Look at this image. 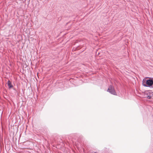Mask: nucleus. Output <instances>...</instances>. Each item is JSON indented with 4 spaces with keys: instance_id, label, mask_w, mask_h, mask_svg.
<instances>
[{
    "instance_id": "obj_1",
    "label": "nucleus",
    "mask_w": 153,
    "mask_h": 153,
    "mask_svg": "<svg viewBox=\"0 0 153 153\" xmlns=\"http://www.w3.org/2000/svg\"><path fill=\"white\" fill-rule=\"evenodd\" d=\"M153 84V80L152 79H149L146 80L143 79L142 81V84L145 87H152Z\"/></svg>"
},
{
    "instance_id": "obj_2",
    "label": "nucleus",
    "mask_w": 153,
    "mask_h": 153,
    "mask_svg": "<svg viewBox=\"0 0 153 153\" xmlns=\"http://www.w3.org/2000/svg\"><path fill=\"white\" fill-rule=\"evenodd\" d=\"M107 91H109L111 94L116 95V93L114 90V87L111 85L110 86L107 90Z\"/></svg>"
},
{
    "instance_id": "obj_3",
    "label": "nucleus",
    "mask_w": 153,
    "mask_h": 153,
    "mask_svg": "<svg viewBox=\"0 0 153 153\" xmlns=\"http://www.w3.org/2000/svg\"><path fill=\"white\" fill-rule=\"evenodd\" d=\"M7 83L9 88H11L13 87V85L11 84V82L9 80L8 81Z\"/></svg>"
},
{
    "instance_id": "obj_4",
    "label": "nucleus",
    "mask_w": 153,
    "mask_h": 153,
    "mask_svg": "<svg viewBox=\"0 0 153 153\" xmlns=\"http://www.w3.org/2000/svg\"><path fill=\"white\" fill-rule=\"evenodd\" d=\"M149 95H148L147 97V98L148 99H150L151 98V97H152L151 94H153V93L152 92L151 93H149Z\"/></svg>"
},
{
    "instance_id": "obj_5",
    "label": "nucleus",
    "mask_w": 153,
    "mask_h": 153,
    "mask_svg": "<svg viewBox=\"0 0 153 153\" xmlns=\"http://www.w3.org/2000/svg\"><path fill=\"white\" fill-rule=\"evenodd\" d=\"M152 88H153V85H152Z\"/></svg>"
}]
</instances>
